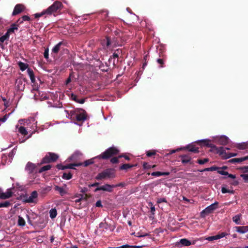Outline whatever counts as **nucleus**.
<instances>
[{
  "mask_svg": "<svg viewBox=\"0 0 248 248\" xmlns=\"http://www.w3.org/2000/svg\"><path fill=\"white\" fill-rule=\"evenodd\" d=\"M119 150L115 147H111L107 149L100 155L95 157L99 159L107 160L111 158L113 156L119 154Z\"/></svg>",
  "mask_w": 248,
  "mask_h": 248,
  "instance_id": "1",
  "label": "nucleus"
},
{
  "mask_svg": "<svg viewBox=\"0 0 248 248\" xmlns=\"http://www.w3.org/2000/svg\"><path fill=\"white\" fill-rule=\"evenodd\" d=\"M115 177V170L114 169H107L99 173L95 178L97 180H101L106 178H113Z\"/></svg>",
  "mask_w": 248,
  "mask_h": 248,
  "instance_id": "2",
  "label": "nucleus"
},
{
  "mask_svg": "<svg viewBox=\"0 0 248 248\" xmlns=\"http://www.w3.org/2000/svg\"><path fill=\"white\" fill-rule=\"evenodd\" d=\"M199 142H201V145L205 146L211 148L210 150V152H213L215 154H217L218 153H219V150H221L222 148L220 147H217L216 145L212 144L211 143V140H209L205 139L199 141Z\"/></svg>",
  "mask_w": 248,
  "mask_h": 248,
  "instance_id": "3",
  "label": "nucleus"
},
{
  "mask_svg": "<svg viewBox=\"0 0 248 248\" xmlns=\"http://www.w3.org/2000/svg\"><path fill=\"white\" fill-rule=\"evenodd\" d=\"M62 3L59 1H55L52 5L45 10L47 15H51L61 9Z\"/></svg>",
  "mask_w": 248,
  "mask_h": 248,
  "instance_id": "4",
  "label": "nucleus"
},
{
  "mask_svg": "<svg viewBox=\"0 0 248 248\" xmlns=\"http://www.w3.org/2000/svg\"><path fill=\"white\" fill-rule=\"evenodd\" d=\"M58 157L59 156L57 154L49 152L43 158L41 164H47L55 162Z\"/></svg>",
  "mask_w": 248,
  "mask_h": 248,
  "instance_id": "5",
  "label": "nucleus"
},
{
  "mask_svg": "<svg viewBox=\"0 0 248 248\" xmlns=\"http://www.w3.org/2000/svg\"><path fill=\"white\" fill-rule=\"evenodd\" d=\"M218 202H216L214 203L207 206L201 212V217H204L206 215L210 214L214 212L218 207Z\"/></svg>",
  "mask_w": 248,
  "mask_h": 248,
  "instance_id": "6",
  "label": "nucleus"
},
{
  "mask_svg": "<svg viewBox=\"0 0 248 248\" xmlns=\"http://www.w3.org/2000/svg\"><path fill=\"white\" fill-rule=\"evenodd\" d=\"M220 148L222 149L219 150V152L220 153H218L217 154L221 156L223 159H228L237 155L236 153H227L223 147H220Z\"/></svg>",
  "mask_w": 248,
  "mask_h": 248,
  "instance_id": "7",
  "label": "nucleus"
},
{
  "mask_svg": "<svg viewBox=\"0 0 248 248\" xmlns=\"http://www.w3.org/2000/svg\"><path fill=\"white\" fill-rule=\"evenodd\" d=\"M113 188L112 185L105 184L96 188L94 189V192H96L99 190H103L108 192H112L113 191Z\"/></svg>",
  "mask_w": 248,
  "mask_h": 248,
  "instance_id": "8",
  "label": "nucleus"
},
{
  "mask_svg": "<svg viewBox=\"0 0 248 248\" xmlns=\"http://www.w3.org/2000/svg\"><path fill=\"white\" fill-rule=\"evenodd\" d=\"M37 197V192L36 191H33L29 197L26 198L25 201L27 203H36Z\"/></svg>",
  "mask_w": 248,
  "mask_h": 248,
  "instance_id": "9",
  "label": "nucleus"
},
{
  "mask_svg": "<svg viewBox=\"0 0 248 248\" xmlns=\"http://www.w3.org/2000/svg\"><path fill=\"white\" fill-rule=\"evenodd\" d=\"M66 46V42L64 41H61L55 45L52 49V53L55 54H57L59 51L63 48L62 46Z\"/></svg>",
  "mask_w": 248,
  "mask_h": 248,
  "instance_id": "10",
  "label": "nucleus"
},
{
  "mask_svg": "<svg viewBox=\"0 0 248 248\" xmlns=\"http://www.w3.org/2000/svg\"><path fill=\"white\" fill-rule=\"evenodd\" d=\"M25 170L29 174H33L36 172V166L30 162H29L25 167Z\"/></svg>",
  "mask_w": 248,
  "mask_h": 248,
  "instance_id": "11",
  "label": "nucleus"
},
{
  "mask_svg": "<svg viewBox=\"0 0 248 248\" xmlns=\"http://www.w3.org/2000/svg\"><path fill=\"white\" fill-rule=\"evenodd\" d=\"M25 9V7L24 5L22 4H16L14 9V11L12 13V16H15L19 14L24 11Z\"/></svg>",
  "mask_w": 248,
  "mask_h": 248,
  "instance_id": "12",
  "label": "nucleus"
},
{
  "mask_svg": "<svg viewBox=\"0 0 248 248\" xmlns=\"http://www.w3.org/2000/svg\"><path fill=\"white\" fill-rule=\"evenodd\" d=\"M181 159L182 163L184 164H189L192 165L194 164L193 161L191 160L192 158L189 155H183L180 156Z\"/></svg>",
  "mask_w": 248,
  "mask_h": 248,
  "instance_id": "13",
  "label": "nucleus"
},
{
  "mask_svg": "<svg viewBox=\"0 0 248 248\" xmlns=\"http://www.w3.org/2000/svg\"><path fill=\"white\" fill-rule=\"evenodd\" d=\"M229 138L225 136H221L216 139L217 144L221 145H226L229 142Z\"/></svg>",
  "mask_w": 248,
  "mask_h": 248,
  "instance_id": "14",
  "label": "nucleus"
},
{
  "mask_svg": "<svg viewBox=\"0 0 248 248\" xmlns=\"http://www.w3.org/2000/svg\"><path fill=\"white\" fill-rule=\"evenodd\" d=\"M82 110L83 112L82 113L79 112L78 110V111L75 120L78 122H82L86 119L87 116L86 115V112L85 110Z\"/></svg>",
  "mask_w": 248,
  "mask_h": 248,
  "instance_id": "15",
  "label": "nucleus"
},
{
  "mask_svg": "<svg viewBox=\"0 0 248 248\" xmlns=\"http://www.w3.org/2000/svg\"><path fill=\"white\" fill-rule=\"evenodd\" d=\"M13 195V192L10 189H8L6 192L0 193V199H6L11 197Z\"/></svg>",
  "mask_w": 248,
  "mask_h": 248,
  "instance_id": "16",
  "label": "nucleus"
},
{
  "mask_svg": "<svg viewBox=\"0 0 248 248\" xmlns=\"http://www.w3.org/2000/svg\"><path fill=\"white\" fill-rule=\"evenodd\" d=\"M102 44L108 48L111 45V39L109 37L107 36L105 39L102 41Z\"/></svg>",
  "mask_w": 248,
  "mask_h": 248,
  "instance_id": "17",
  "label": "nucleus"
},
{
  "mask_svg": "<svg viewBox=\"0 0 248 248\" xmlns=\"http://www.w3.org/2000/svg\"><path fill=\"white\" fill-rule=\"evenodd\" d=\"M235 228L236 231L240 233H244L248 232V226H236Z\"/></svg>",
  "mask_w": 248,
  "mask_h": 248,
  "instance_id": "18",
  "label": "nucleus"
},
{
  "mask_svg": "<svg viewBox=\"0 0 248 248\" xmlns=\"http://www.w3.org/2000/svg\"><path fill=\"white\" fill-rule=\"evenodd\" d=\"M71 99L79 104H83L85 101V98L78 99V96L74 93H71Z\"/></svg>",
  "mask_w": 248,
  "mask_h": 248,
  "instance_id": "19",
  "label": "nucleus"
},
{
  "mask_svg": "<svg viewBox=\"0 0 248 248\" xmlns=\"http://www.w3.org/2000/svg\"><path fill=\"white\" fill-rule=\"evenodd\" d=\"M27 73L30 78L31 82L34 83L35 82V78L33 70L31 68H28Z\"/></svg>",
  "mask_w": 248,
  "mask_h": 248,
  "instance_id": "20",
  "label": "nucleus"
},
{
  "mask_svg": "<svg viewBox=\"0 0 248 248\" xmlns=\"http://www.w3.org/2000/svg\"><path fill=\"white\" fill-rule=\"evenodd\" d=\"M31 20V18L26 15H24L22 16L21 17L19 18L17 21V23L20 25L23 23L24 21H30Z\"/></svg>",
  "mask_w": 248,
  "mask_h": 248,
  "instance_id": "21",
  "label": "nucleus"
},
{
  "mask_svg": "<svg viewBox=\"0 0 248 248\" xmlns=\"http://www.w3.org/2000/svg\"><path fill=\"white\" fill-rule=\"evenodd\" d=\"M186 148L191 152L195 153H199V148L196 147L195 146L193 145H188L186 146Z\"/></svg>",
  "mask_w": 248,
  "mask_h": 248,
  "instance_id": "22",
  "label": "nucleus"
},
{
  "mask_svg": "<svg viewBox=\"0 0 248 248\" xmlns=\"http://www.w3.org/2000/svg\"><path fill=\"white\" fill-rule=\"evenodd\" d=\"M51 187L49 186H42L39 189V192L42 194H45L50 191Z\"/></svg>",
  "mask_w": 248,
  "mask_h": 248,
  "instance_id": "23",
  "label": "nucleus"
},
{
  "mask_svg": "<svg viewBox=\"0 0 248 248\" xmlns=\"http://www.w3.org/2000/svg\"><path fill=\"white\" fill-rule=\"evenodd\" d=\"M78 110H71L69 112H68V111H66L67 113L68 114V117L71 119L72 120H75V118L76 117V114L78 112Z\"/></svg>",
  "mask_w": 248,
  "mask_h": 248,
  "instance_id": "24",
  "label": "nucleus"
},
{
  "mask_svg": "<svg viewBox=\"0 0 248 248\" xmlns=\"http://www.w3.org/2000/svg\"><path fill=\"white\" fill-rule=\"evenodd\" d=\"M170 174L169 172H160L155 171L151 173V175L153 176L159 177L162 175H169Z\"/></svg>",
  "mask_w": 248,
  "mask_h": 248,
  "instance_id": "25",
  "label": "nucleus"
},
{
  "mask_svg": "<svg viewBox=\"0 0 248 248\" xmlns=\"http://www.w3.org/2000/svg\"><path fill=\"white\" fill-rule=\"evenodd\" d=\"M18 65L20 69L22 71H24L26 69H28V68H28V67H29V64H28L24 63V62H18Z\"/></svg>",
  "mask_w": 248,
  "mask_h": 248,
  "instance_id": "26",
  "label": "nucleus"
},
{
  "mask_svg": "<svg viewBox=\"0 0 248 248\" xmlns=\"http://www.w3.org/2000/svg\"><path fill=\"white\" fill-rule=\"evenodd\" d=\"M54 189L55 190L58 191L61 196L64 195L66 193L62 187L59 186H55L54 187Z\"/></svg>",
  "mask_w": 248,
  "mask_h": 248,
  "instance_id": "27",
  "label": "nucleus"
},
{
  "mask_svg": "<svg viewBox=\"0 0 248 248\" xmlns=\"http://www.w3.org/2000/svg\"><path fill=\"white\" fill-rule=\"evenodd\" d=\"M136 166V165H130L129 164H124L122 166H120V169L121 170H127L128 169L131 168L134 166Z\"/></svg>",
  "mask_w": 248,
  "mask_h": 248,
  "instance_id": "28",
  "label": "nucleus"
},
{
  "mask_svg": "<svg viewBox=\"0 0 248 248\" xmlns=\"http://www.w3.org/2000/svg\"><path fill=\"white\" fill-rule=\"evenodd\" d=\"M180 243L183 246H189L191 245V242L186 238H183L180 240Z\"/></svg>",
  "mask_w": 248,
  "mask_h": 248,
  "instance_id": "29",
  "label": "nucleus"
},
{
  "mask_svg": "<svg viewBox=\"0 0 248 248\" xmlns=\"http://www.w3.org/2000/svg\"><path fill=\"white\" fill-rule=\"evenodd\" d=\"M248 147V142L239 143L237 145V148L240 150H244Z\"/></svg>",
  "mask_w": 248,
  "mask_h": 248,
  "instance_id": "30",
  "label": "nucleus"
},
{
  "mask_svg": "<svg viewBox=\"0 0 248 248\" xmlns=\"http://www.w3.org/2000/svg\"><path fill=\"white\" fill-rule=\"evenodd\" d=\"M82 165V163H73L66 165V169H75L74 167H79Z\"/></svg>",
  "mask_w": 248,
  "mask_h": 248,
  "instance_id": "31",
  "label": "nucleus"
},
{
  "mask_svg": "<svg viewBox=\"0 0 248 248\" xmlns=\"http://www.w3.org/2000/svg\"><path fill=\"white\" fill-rule=\"evenodd\" d=\"M51 165H47L41 167L38 170L39 173H42L43 171L49 170L51 168Z\"/></svg>",
  "mask_w": 248,
  "mask_h": 248,
  "instance_id": "32",
  "label": "nucleus"
},
{
  "mask_svg": "<svg viewBox=\"0 0 248 248\" xmlns=\"http://www.w3.org/2000/svg\"><path fill=\"white\" fill-rule=\"evenodd\" d=\"M17 25L16 24H12L11 26V27L7 30V31L10 33H13L14 32L15 30H17L18 29Z\"/></svg>",
  "mask_w": 248,
  "mask_h": 248,
  "instance_id": "33",
  "label": "nucleus"
},
{
  "mask_svg": "<svg viewBox=\"0 0 248 248\" xmlns=\"http://www.w3.org/2000/svg\"><path fill=\"white\" fill-rule=\"evenodd\" d=\"M18 132L23 135H27L28 134L26 128L24 126H20L18 129Z\"/></svg>",
  "mask_w": 248,
  "mask_h": 248,
  "instance_id": "34",
  "label": "nucleus"
},
{
  "mask_svg": "<svg viewBox=\"0 0 248 248\" xmlns=\"http://www.w3.org/2000/svg\"><path fill=\"white\" fill-rule=\"evenodd\" d=\"M18 226L22 227L24 226L25 225V221L24 219L20 216L18 217Z\"/></svg>",
  "mask_w": 248,
  "mask_h": 248,
  "instance_id": "35",
  "label": "nucleus"
},
{
  "mask_svg": "<svg viewBox=\"0 0 248 248\" xmlns=\"http://www.w3.org/2000/svg\"><path fill=\"white\" fill-rule=\"evenodd\" d=\"M240 217L241 215H237L235 216L232 218V220L237 224H240Z\"/></svg>",
  "mask_w": 248,
  "mask_h": 248,
  "instance_id": "36",
  "label": "nucleus"
},
{
  "mask_svg": "<svg viewBox=\"0 0 248 248\" xmlns=\"http://www.w3.org/2000/svg\"><path fill=\"white\" fill-rule=\"evenodd\" d=\"M62 177L63 179L69 180L72 178V174L70 172H69L68 173L65 172L63 173V175H62Z\"/></svg>",
  "mask_w": 248,
  "mask_h": 248,
  "instance_id": "37",
  "label": "nucleus"
},
{
  "mask_svg": "<svg viewBox=\"0 0 248 248\" xmlns=\"http://www.w3.org/2000/svg\"><path fill=\"white\" fill-rule=\"evenodd\" d=\"M121 44H119V43L117 41V39L116 38H113L111 39V45L112 47H114L117 46H121Z\"/></svg>",
  "mask_w": 248,
  "mask_h": 248,
  "instance_id": "38",
  "label": "nucleus"
},
{
  "mask_svg": "<svg viewBox=\"0 0 248 248\" xmlns=\"http://www.w3.org/2000/svg\"><path fill=\"white\" fill-rule=\"evenodd\" d=\"M242 158H232L229 160V162L231 163H240L242 162Z\"/></svg>",
  "mask_w": 248,
  "mask_h": 248,
  "instance_id": "39",
  "label": "nucleus"
},
{
  "mask_svg": "<svg viewBox=\"0 0 248 248\" xmlns=\"http://www.w3.org/2000/svg\"><path fill=\"white\" fill-rule=\"evenodd\" d=\"M57 215V211L55 209H52L49 211V216L51 218H55Z\"/></svg>",
  "mask_w": 248,
  "mask_h": 248,
  "instance_id": "40",
  "label": "nucleus"
},
{
  "mask_svg": "<svg viewBox=\"0 0 248 248\" xmlns=\"http://www.w3.org/2000/svg\"><path fill=\"white\" fill-rule=\"evenodd\" d=\"M122 52V50L117 49L114 53H113L112 56L110 57V58L109 59V61H110V60L112 59V57H113L114 59L117 58L119 57V52Z\"/></svg>",
  "mask_w": 248,
  "mask_h": 248,
  "instance_id": "41",
  "label": "nucleus"
},
{
  "mask_svg": "<svg viewBox=\"0 0 248 248\" xmlns=\"http://www.w3.org/2000/svg\"><path fill=\"white\" fill-rule=\"evenodd\" d=\"M11 203L8 201H5L2 202H0V208L1 207H8L11 205Z\"/></svg>",
  "mask_w": 248,
  "mask_h": 248,
  "instance_id": "42",
  "label": "nucleus"
},
{
  "mask_svg": "<svg viewBox=\"0 0 248 248\" xmlns=\"http://www.w3.org/2000/svg\"><path fill=\"white\" fill-rule=\"evenodd\" d=\"M156 152L155 150H151L146 152V155L148 157H151L156 155Z\"/></svg>",
  "mask_w": 248,
  "mask_h": 248,
  "instance_id": "43",
  "label": "nucleus"
},
{
  "mask_svg": "<svg viewBox=\"0 0 248 248\" xmlns=\"http://www.w3.org/2000/svg\"><path fill=\"white\" fill-rule=\"evenodd\" d=\"M209 161V159L207 158H204L203 159H198L197 162L200 165L204 164Z\"/></svg>",
  "mask_w": 248,
  "mask_h": 248,
  "instance_id": "44",
  "label": "nucleus"
},
{
  "mask_svg": "<svg viewBox=\"0 0 248 248\" xmlns=\"http://www.w3.org/2000/svg\"><path fill=\"white\" fill-rule=\"evenodd\" d=\"M108 224L106 222H101L99 224V228H103L104 229L107 230L108 229Z\"/></svg>",
  "mask_w": 248,
  "mask_h": 248,
  "instance_id": "45",
  "label": "nucleus"
},
{
  "mask_svg": "<svg viewBox=\"0 0 248 248\" xmlns=\"http://www.w3.org/2000/svg\"><path fill=\"white\" fill-rule=\"evenodd\" d=\"M46 15V11L45 10H44V11H43L41 13H36V14H35L34 15V16L35 17V18H39L44 15Z\"/></svg>",
  "mask_w": 248,
  "mask_h": 248,
  "instance_id": "46",
  "label": "nucleus"
},
{
  "mask_svg": "<svg viewBox=\"0 0 248 248\" xmlns=\"http://www.w3.org/2000/svg\"><path fill=\"white\" fill-rule=\"evenodd\" d=\"M219 236H218V235H217V234L216 235L209 236L206 238V240H207L209 241H212L213 240L219 239Z\"/></svg>",
  "mask_w": 248,
  "mask_h": 248,
  "instance_id": "47",
  "label": "nucleus"
},
{
  "mask_svg": "<svg viewBox=\"0 0 248 248\" xmlns=\"http://www.w3.org/2000/svg\"><path fill=\"white\" fill-rule=\"evenodd\" d=\"M120 157H112L110 159V162L112 164H117L119 163V158Z\"/></svg>",
  "mask_w": 248,
  "mask_h": 248,
  "instance_id": "48",
  "label": "nucleus"
},
{
  "mask_svg": "<svg viewBox=\"0 0 248 248\" xmlns=\"http://www.w3.org/2000/svg\"><path fill=\"white\" fill-rule=\"evenodd\" d=\"M93 163V162L92 160V159L90 160H87L84 161L83 163H82L83 165L85 167H87L91 164H92Z\"/></svg>",
  "mask_w": 248,
  "mask_h": 248,
  "instance_id": "49",
  "label": "nucleus"
},
{
  "mask_svg": "<svg viewBox=\"0 0 248 248\" xmlns=\"http://www.w3.org/2000/svg\"><path fill=\"white\" fill-rule=\"evenodd\" d=\"M48 52H49V49H48V48L47 47L45 49L44 53V58L46 60L48 59V56H49Z\"/></svg>",
  "mask_w": 248,
  "mask_h": 248,
  "instance_id": "50",
  "label": "nucleus"
},
{
  "mask_svg": "<svg viewBox=\"0 0 248 248\" xmlns=\"http://www.w3.org/2000/svg\"><path fill=\"white\" fill-rule=\"evenodd\" d=\"M56 167L58 169L61 170L66 169V165H62L61 164H57Z\"/></svg>",
  "mask_w": 248,
  "mask_h": 248,
  "instance_id": "51",
  "label": "nucleus"
},
{
  "mask_svg": "<svg viewBox=\"0 0 248 248\" xmlns=\"http://www.w3.org/2000/svg\"><path fill=\"white\" fill-rule=\"evenodd\" d=\"M240 176L244 179L245 182H248V174H242Z\"/></svg>",
  "mask_w": 248,
  "mask_h": 248,
  "instance_id": "52",
  "label": "nucleus"
},
{
  "mask_svg": "<svg viewBox=\"0 0 248 248\" xmlns=\"http://www.w3.org/2000/svg\"><path fill=\"white\" fill-rule=\"evenodd\" d=\"M143 168L144 169H149L151 168V165L147 162H144L143 164Z\"/></svg>",
  "mask_w": 248,
  "mask_h": 248,
  "instance_id": "53",
  "label": "nucleus"
},
{
  "mask_svg": "<svg viewBox=\"0 0 248 248\" xmlns=\"http://www.w3.org/2000/svg\"><path fill=\"white\" fill-rule=\"evenodd\" d=\"M82 155V154L79 152V151H76L75 152L73 155H72V157L73 158H76V157H78V156H80Z\"/></svg>",
  "mask_w": 248,
  "mask_h": 248,
  "instance_id": "54",
  "label": "nucleus"
},
{
  "mask_svg": "<svg viewBox=\"0 0 248 248\" xmlns=\"http://www.w3.org/2000/svg\"><path fill=\"white\" fill-rule=\"evenodd\" d=\"M113 186V188H114V187H119V186H121V187H123L125 186V183H119L117 185H112Z\"/></svg>",
  "mask_w": 248,
  "mask_h": 248,
  "instance_id": "55",
  "label": "nucleus"
},
{
  "mask_svg": "<svg viewBox=\"0 0 248 248\" xmlns=\"http://www.w3.org/2000/svg\"><path fill=\"white\" fill-rule=\"evenodd\" d=\"M227 235V233L226 232H222L220 233H218L217 234V235H218L219 237V238L220 239L221 238H223L224 237H225V236H226Z\"/></svg>",
  "mask_w": 248,
  "mask_h": 248,
  "instance_id": "56",
  "label": "nucleus"
},
{
  "mask_svg": "<svg viewBox=\"0 0 248 248\" xmlns=\"http://www.w3.org/2000/svg\"><path fill=\"white\" fill-rule=\"evenodd\" d=\"M240 170H242L243 172H248V166L242 167L240 168Z\"/></svg>",
  "mask_w": 248,
  "mask_h": 248,
  "instance_id": "57",
  "label": "nucleus"
},
{
  "mask_svg": "<svg viewBox=\"0 0 248 248\" xmlns=\"http://www.w3.org/2000/svg\"><path fill=\"white\" fill-rule=\"evenodd\" d=\"M167 202V201H166V199L165 198H160V199H157V202L158 203H161V202Z\"/></svg>",
  "mask_w": 248,
  "mask_h": 248,
  "instance_id": "58",
  "label": "nucleus"
},
{
  "mask_svg": "<svg viewBox=\"0 0 248 248\" xmlns=\"http://www.w3.org/2000/svg\"><path fill=\"white\" fill-rule=\"evenodd\" d=\"M157 62L160 64V67H163V64H164V62H163V59H158L157 60Z\"/></svg>",
  "mask_w": 248,
  "mask_h": 248,
  "instance_id": "59",
  "label": "nucleus"
},
{
  "mask_svg": "<svg viewBox=\"0 0 248 248\" xmlns=\"http://www.w3.org/2000/svg\"><path fill=\"white\" fill-rule=\"evenodd\" d=\"M2 100L4 102V105L6 108H7L9 106V104H8L9 102H8V101H7V100L6 99V98H5L4 97H2Z\"/></svg>",
  "mask_w": 248,
  "mask_h": 248,
  "instance_id": "60",
  "label": "nucleus"
},
{
  "mask_svg": "<svg viewBox=\"0 0 248 248\" xmlns=\"http://www.w3.org/2000/svg\"><path fill=\"white\" fill-rule=\"evenodd\" d=\"M149 56L148 55H146L144 56V60H145V62L143 63L142 67L144 68V67L147 65L146 61L148 58Z\"/></svg>",
  "mask_w": 248,
  "mask_h": 248,
  "instance_id": "61",
  "label": "nucleus"
},
{
  "mask_svg": "<svg viewBox=\"0 0 248 248\" xmlns=\"http://www.w3.org/2000/svg\"><path fill=\"white\" fill-rule=\"evenodd\" d=\"M221 192L222 193H228L229 191V190L227 189L225 187L222 186L221 187Z\"/></svg>",
  "mask_w": 248,
  "mask_h": 248,
  "instance_id": "62",
  "label": "nucleus"
},
{
  "mask_svg": "<svg viewBox=\"0 0 248 248\" xmlns=\"http://www.w3.org/2000/svg\"><path fill=\"white\" fill-rule=\"evenodd\" d=\"M220 168L219 167H217L216 166H212L211 167H210V171L218 170Z\"/></svg>",
  "mask_w": 248,
  "mask_h": 248,
  "instance_id": "63",
  "label": "nucleus"
},
{
  "mask_svg": "<svg viewBox=\"0 0 248 248\" xmlns=\"http://www.w3.org/2000/svg\"><path fill=\"white\" fill-rule=\"evenodd\" d=\"M131 246L126 244L120 246L119 248H131Z\"/></svg>",
  "mask_w": 248,
  "mask_h": 248,
  "instance_id": "64",
  "label": "nucleus"
}]
</instances>
